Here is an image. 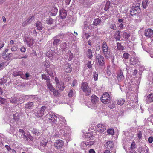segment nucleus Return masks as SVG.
Listing matches in <instances>:
<instances>
[{
	"instance_id": "f257e3e1",
	"label": "nucleus",
	"mask_w": 153,
	"mask_h": 153,
	"mask_svg": "<svg viewBox=\"0 0 153 153\" xmlns=\"http://www.w3.org/2000/svg\"><path fill=\"white\" fill-rule=\"evenodd\" d=\"M102 52L105 57L107 59H108L110 57L109 48L108 47L106 42L104 41L102 42Z\"/></svg>"
},
{
	"instance_id": "f03ea898",
	"label": "nucleus",
	"mask_w": 153,
	"mask_h": 153,
	"mask_svg": "<svg viewBox=\"0 0 153 153\" xmlns=\"http://www.w3.org/2000/svg\"><path fill=\"white\" fill-rule=\"evenodd\" d=\"M81 88L85 93V96H88L90 95L91 93V89L88 86L87 83L86 82L82 83Z\"/></svg>"
},
{
	"instance_id": "7ed1b4c3",
	"label": "nucleus",
	"mask_w": 153,
	"mask_h": 153,
	"mask_svg": "<svg viewBox=\"0 0 153 153\" xmlns=\"http://www.w3.org/2000/svg\"><path fill=\"white\" fill-rule=\"evenodd\" d=\"M43 64L44 66L45 67V70L47 74L50 76H53V75L51 69H49L48 70L47 68H50V62L48 60H46L43 62Z\"/></svg>"
},
{
	"instance_id": "20e7f679",
	"label": "nucleus",
	"mask_w": 153,
	"mask_h": 153,
	"mask_svg": "<svg viewBox=\"0 0 153 153\" xmlns=\"http://www.w3.org/2000/svg\"><path fill=\"white\" fill-rule=\"evenodd\" d=\"M101 102L103 103L107 104L110 103L111 101V98L108 93L106 92L103 94L101 98Z\"/></svg>"
},
{
	"instance_id": "39448f33",
	"label": "nucleus",
	"mask_w": 153,
	"mask_h": 153,
	"mask_svg": "<svg viewBox=\"0 0 153 153\" xmlns=\"http://www.w3.org/2000/svg\"><path fill=\"white\" fill-rule=\"evenodd\" d=\"M96 129L99 132L102 133L106 130V126L104 123H100L97 125Z\"/></svg>"
},
{
	"instance_id": "423d86ee",
	"label": "nucleus",
	"mask_w": 153,
	"mask_h": 153,
	"mask_svg": "<svg viewBox=\"0 0 153 153\" xmlns=\"http://www.w3.org/2000/svg\"><path fill=\"white\" fill-rule=\"evenodd\" d=\"M141 10L140 8H138L133 6L132 7L130 10V14L131 16H134L137 15L138 13H140Z\"/></svg>"
},
{
	"instance_id": "0eeeda50",
	"label": "nucleus",
	"mask_w": 153,
	"mask_h": 153,
	"mask_svg": "<svg viewBox=\"0 0 153 153\" xmlns=\"http://www.w3.org/2000/svg\"><path fill=\"white\" fill-rule=\"evenodd\" d=\"M144 35L147 37L151 38L152 40H153V31L150 28L146 29L144 33Z\"/></svg>"
},
{
	"instance_id": "6e6552de",
	"label": "nucleus",
	"mask_w": 153,
	"mask_h": 153,
	"mask_svg": "<svg viewBox=\"0 0 153 153\" xmlns=\"http://www.w3.org/2000/svg\"><path fill=\"white\" fill-rule=\"evenodd\" d=\"M25 42L28 46L30 47L33 45L34 40L33 38L31 37L26 36L25 38Z\"/></svg>"
},
{
	"instance_id": "1a4fd4ad",
	"label": "nucleus",
	"mask_w": 153,
	"mask_h": 153,
	"mask_svg": "<svg viewBox=\"0 0 153 153\" xmlns=\"http://www.w3.org/2000/svg\"><path fill=\"white\" fill-rule=\"evenodd\" d=\"M47 86L49 89L50 91L53 93V95L56 96H57L59 95V93L57 91H56L55 89L53 87L51 84L49 82H47Z\"/></svg>"
},
{
	"instance_id": "9d476101",
	"label": "nucleus",
	"mask_w": 153,
	"mask_h": 153,
	"mask_svg": "<svg viewBox=\"0 0 153 153\" xmlns=\"http://www.w3.org/2000/svg\"><path fill=\"white\" fill-rule=\"evenodd\" d=\"M64 143V142L62 140L59 139L56 141L54 145L56 148L60 149L63 146Z\"/></svg>"
},
{
	"instance_id": "9b49d317",
	"label": "nucleus",
	"mask_w": 153,
	"mask_h": 153,
	"mask_svg": "<svg viewBox=\"0 0 153 153\" xmlns=\"http://www.w3.org/2000/svg\"><path fill=\"white\" fill-rule=\"evenodd\" d=\"M96 59L100 65L102 66L105 63L104 58L102 56L98 54L96 56Z\"/></svg>"
},
{
	"instance_id": "f8f14e48",
	"label": "nucleus",
	"mask_w": 153,
	"mask_h": 153,
	"mask_svg": "<svg viewBox=\"0 0 153 153\" xmlns=\"http://www.w3.org/2000/svg\"><path fill=\"white\" fill-rule=\"evenodd\" d=\"M65 86L64 85V83L62 82H60V83L56 85L57 91H62L65 88Z\"/></svg>"
},
{
	"instance_id": "ddd939ff",
	"label": "nucleus",
	"mask_w": 153,
	"mask_h": 153,
	"mask_svg": "<svg viewBox=\"0 0 153 153\" xmlns=\"http://www.w3.org/2000/svg\"><path fill=\"white\" fill-rule=\"evenodd\" d=\"M91 98V102L93 104L96 105L99 101L98 98L95 95H92Z\"/></svg>"
},
{
	"instance_id": "4468645a",
	"label": "nucleus",
	"mask_w": 153,
	"mask_h": 153,
	"mask_svg": "<svg viewBox=\"0 0 153 153\" xmlns=\"http://www.w3.org/2000/svg\"><path fill=\"white\" fill-rule=\"evenodd\" d=\"M49 121L52 122H56V121L57 116L54 114L51 113L49 114Z\"/></svg>"
},
{
	"instance_id": "2eb2a0df",
	"label": "nucleus",
	"mask_w": 153,
	"mask_h": 153,
	"mask_svg": "<svg viewBox=\"0 0 153 153\" xmlns=\"http://www.w3.org/2000/svg\"><path fill=\"white\" fill-rule=\"evenodd\" d=\"M64 70L67 73H70L71 71L72 68L70 64L68 63L65 65Z\"/></svg>"
},
{
	"instance_id": "dca6fc26",
	"label": "nucleus",
	"mask_w": 153,
	"mask_h": 153,
	"mask_svg": "<svg viewBox=\"0 0 153 153\" xmlns=\"http://www.w3.org/2000/svg\"><path fill=\"white\" fill-rule=\"evenodd\" d=\"M148 150L147 147L144 148L140 147L138 149V151L139 153H148Z\"/></svg>"
},
{
	"instance_id": "f3484780",
	"label": "nucleus",
	"mask_w": 153,
	"mask_h": 153,
	"mask_svg": "<svg viewBox=\"0 0 153 153\" xmlns=\"http://www.w3.org/2000/svg\"><path fill=\"white\" fill-rule=\"evenodd\" d=\"M146 102L149 104L153 101V94H149L146 99Z\"/></svg>"
},
{
	"instance_id": "a211bd4d",
	"label": "nucleus",
	"mask_w": 153,
	"mask_h": 153,
	"mask_svg": "<svg viewBox=\"0 0 153 153\" xmlns=\"http://www.w3.org/2000/svg\"><path fill=\"white\" fill-rule=\"evenodd\" d=\"M113 143L112 141H109L107 142L105 144V146L108 149H111L113 147Z\"/></svg>"
},
{
	"instance_id": "6ab92c4d",
	"label": "nucleus",
	"mask_w": 153,
	"mask_h": 153,
	"mask_svg": "<svg viewBox=\"0 0 153 153\" xmlns=\"http://www.w3.org/2000/svg\"><path fill=\"white\" fill-rule=\"evenodd\" d=\"M130 62L133 65H134L136 64H137L138 65V63H140L137 57H135L131 58L130 59Z\"/></svg>"
},
{
	"instance_id": "aec40b11",
	"label": "nucleus",
	"mask_w": 153,
	"mask_h": 153,
	"mask_svg": "<svg viewBox=\"0 0 153 153\" xmlns=\"http://www.w3.org/2000/svg\"><path fill=\"white\" fill-rule=\"evenodd\" d=\"M34 103L32 102H29L25 105V107L27 109H31L34 106Z\"/></svg>"
},
{
	"instance_id": "412c9836",
	"label": "nucleus",
	"mask_w": 153,
	"mask_h": 153,
	"mask_svg": "<svg viewBox=\"0 0 153 153\" xmlns=\"http://www.w3.org/2000/svg\"><path fill=\"white\" fill-rule=\"evenodd\" d=\"M48 74H42V79H45L46 80L47 83V82H50V78L49 77Z\"/></svg>"
},
{
	"instance_id": "4be33fe9",
	"label": "nucleus",
	"mask_w": 153,
	"mask_h": 153,
	"mask_svg": "<svg viewBox=\"0 0 153 153\" xmlns=\"http://www.w3.org/2000/svg\"><path fill=\"white\" fill-rule=\"evenodd\" d=\"M67 12L65 10H61L60 12V16L61 18H65L67 16Z\"/></svg>"
},
{
	"instance_id": "5701e85b",
	"label": "nucleus",
	"mask_w": 153,
	"mask_h": 153,
	"mask_svg": "<svg viewBox=\"0 0 153 153\" xmlns=\"http://www.w3.org/2000/svg\"><path fill=\"white\" fill-rule=\"evenodd\" d=\"M58 38V36L54 37V41L53 42V44L54 46H57L59 45V43L60 42V39H57Z\"/></svg>"
},
{
	"instance_id": "b1692460",
	"label": "nucleus",
	"mask_w": 153,
	"mask_h": 153,
	"mask_svg": "<svg viewBox=\"0 0 153 153\" xmlns=\"http://www.w3.org/2000/svg\"><path fill=\"white\" fill-rule=\"evenodd\" d=\"M148 0H143L142 2V6L143 7L146 9L149 4Z\"/></svg>"
},
{
	"instance_id": "393cba45",
	"label": "nucleus",
	"mask_w": 153,
	"mask_h": 153,
	"mask_svg": "<svg viewBox=\"0 0 153 153\" xmlns=\"http://www.w3.org/2000/svg\"><path fill=\"white\" fill-rule=\"evenodd\" d=\"M57 9L55 7H53L51 12V15L52 16H55L57 14Z\"/></svg>"
},
{
	"instance_id": "a878e982",
	"label": "nucleus",
	"mask_w": 153,
	"mask_h": 153,
	"mask_svg": "<svg viewBox=\"0 0 153 153\" xmlns=\"http://www.w3.org/2000/svg\"><path fill=\"white\" fill-rule=\"evenodd\" d=\"M53 55V52L51 50L48 51L46 54V56L50 59H51Z\"/></svg>"
},
{
	"instance_id": "bb28decb",
	"label": "nucleus",
	"mask_w": 153,
	"mask_h": 153,
	"mask_svg": "<svg viewBox=\"0 0 153 153\" xmlns=\"http://www.w3.org/2000/svg\"><path fill=\"white\" fill-rule=\"evenodd\" d=\"M124 76L121 70H120V73L117 74V78L119 81H121L123 78Z\"/></svg>"
},
{
	"instance_id": "cd10ccee",
	"label": "nucleus",
	"mask_w": 153,
	"mask_h": 153,
	"mask_svg": "<svg viewBox=\"0 0 153 153\" xmlns=\"http://www.w3.org/2000/svg\"><path fill=\"white\" fill-rule=\"evenodd\" d=\"M9 50L8 49H6L2 53V57L4 59H5L7 58V54H6V53H7Z\"/></svg>"
},
{
	"instance_id": "c85d7f7f",
	"label": "nucleus",
	"mask_w": 153,
	"mask_h": 153,
	"mask_svg": "<svg viewBox=\"0 0 153 153\" xmlns=\"http://www.w3.org/2000/svg\"><path fill=\"white\" fill-rule=\"evenodd\" d=\"M87 56V57L89 59L92 58L93 57V56L92 54V51L90 49H88Z\"/></svg>"
},
{
	"instance_id": "c756f323",
	"label": "nucleus",
	"mask_w": 153,
	"mask_h": 153,
	"mask_svg": "<svg viewBox=\"0 0 153 153\" xmlns=\"http://www.w3.org/2000/svg\"><path fill=\"white\" fill-rule=\"evenodd\" d=\"M13 119L15 121H18L20 118V117L19 114L17 113H16L15 114H14L13 115Z\"/></svg>"
},
{
	"instance_id": "7c9ffc66",
	"label": "nucleus",
	"mask_w": 153,
	"mask_h": 153,
	"mask_svg": "<svg viewBox=\"0 0 153 153\" xmlns=\"http://www.w3.org/2000/svg\"><path fill=\"white\" fill-rule=\"evenodd\" d=\"M101 22V20L99 18L96 19L94 21L93 25L95 26H97Z\"/></svg>"
},
{
	"instance_id": "2f4dec72",
	"label": "nucleus",
	"mask_w": 153,
	"mask_h": 153,
	"mask_svg": "<svg viewBox=\"0 0 153 153\" xmlns=\"http://www.w3.org/2000/svg\"><path fill=\"white\" fill-rule=\"evenodd\" d=\"M36 26L38 30H40L43 29L42 23L39 22L38 21L36 24Z\"/></svg>"
},
{
	"instance_id": "473e14b6",
	"label": "nucleus",
	"mask_w": 153,
	"mask_h": 153,
	"mask_svg": "<svg viewBox=\"0 0 153 153\" xmlns=\"http://www.w3.org/2000/svg\"><path fill=\"white\" fill-rule=\"evenodd\" d=\"M83 144H84L87 146H90L93 145L94 143V141H90L89 142L85 141L82 142Z\"/></svg>"
},
{
	"instance_id": "72a5a7b5",
	"label": "nucleus",
	"mask_w": 153,
	"mask_h": 153,
	"mask_svg": "<svg viewBox=\"0 0 153 153\" xmlns=\"http://www.w3.org/2000/svg\"><path fill=\"white\" fill-rule=\"evenodd\" d=\"M114 37L117 40H120V33L119 31H116L115 33Z\"/></svg>"
},
{
	"instance_id": "f704fd0d",
	"label": "nucleus",
	"mask_w": 153,
	"mask_h": 153,
	"mask_svg": "<svg viewBox=\"0 0 153 153\" xmlns=\"http://www.w3.org/2000/svg\"><path fill=\"white\" fill-rule=\"evenodd\" d=\"M67 44L66 42H64L60 45V48L62 51H64L67 48Z\"/></svg>"
},
{
	"instance_id": "c9c22d12",
	"label": "nucleus",
	"mask_w": 153,
	"mask_h": 153,
	"mask_svg": "<svg viewBox=\"0 0 153 153\" xmlns=\"http://www.w3.org/2000/svg\"><path fill=\"white\" fill-rule=\"evenodd\" d=\"M46 23L48 24H52L53 22V20L51 18H48L46 20Z\"/></svg>"
},
{
	"instance_id": "e433bc0d",
	"label": "nucleus",
	"mask_w": 153,
	"mask_h": 153,
	"mask_svg": "<svg viewBox=\"0 0 153 153\" xmlns=\"http://www.w3.org/2000/svg\"><path fill=\"white\" fill-rule=\"evenodd\" d=\"M21 74V72L20 71H14L12 75L15 76H18L20 75Z\"/></svg>"
},
{
	"instance_id": "4c0bfd02",
	"label": "nucleus",
	"mask_w": 153,
	"mask_h": 153,
	"mask_svg": "<svg viewBox=\"0 0 153 153\" xmlns=\"http://www.w3.org/2000/svg\"><path fill=\"white\" fill-rule=\"evenodd\" d=\"M19 101L16 97H14L10 100V102L12 103H16Z\"/></svg>"
},
{
	"instance_id": "58836bf2",
	"label": "nucleus",
	"mask_w": 153,
	"mask_h": 153,
	"mask_svg": "<svg viewBox=\"0 0 153 153\" xmlns=\"http://www.w3.org/2000/svg\"><path fill=\"white\" fill-rule=\"evenodd\" d=\"M124 102V101L123 99H120L117 100V104L120 105H122Z\"/></svg>"
},
{
	"instance_id": "ea45409f",
	"label": "nucleus",
	"mask_w": 153,
	"mask_h": 153,
	"mask_svg": "<svg viewBox=\"0 0 153 153\" xmlns=\"http://www.w3.org/2000/svg\"><path fill=\"white\" fill-rule=\"evenodd\" d=\"M107 132L109 135H113L114 134V130L112 129H109L107 130Z\"/></svg>"
},
{
	"instance_id": "a19ab883",
	"label": "nucleus",
	"mask_w": 153,
	"mask_h": 153,
	"mask_svg": "<svg viewBox=\"0 0 153 153\" xmlns=\"http://www.w3.org/2000/svg\"><path fill=\"white\" fill-rule=\"evenodd\" d=\"M34 16H31L30 17H29L27 19V22L29 24L32 22L34 20Z\"/></svg>"
},
{
	"instance_id": "79ce46f5",
	"label": "nucleus",
	"mask_w": 153,
	"mask_h": 153,
	"mask_svg": "<svg viewBox=\"0 0 153 153\" xmlns=\"http://www.w3.org/2000/svg\"><path fill=\"white\" fill-rule=\"evenodd\" d=\"M132 43L130 41H125V45L126 46L125 47H130L131 46Z\"/></svg>"
},
{
	"instance_id": "37998d69",
	"label": "nucleus",
	"mask_w": 153,
	"mask_h": 153,
	"mask_svg": "<svg viewBox=\"0 0 153 153\" xmlns=\"http://www.w3.org/2000/svg\"><path fill=\"white\" fill-rule=\"evenodd\" d=\"M93 77L94 79L95 80H97L98 79V74L96 72H94L93 73Z\"/></svg>"
},
{
	"instance_id": "c03bdc74",
	"label": "nucleus",
	"mask_w": 153,
	"mask_h": 153,
	"mask_svg": "<svg viewBox=\"0 0 153 153\" xmlns=\"http://www.w3.org/2000/svg\"><path fill=\"white\" fill-rule=\"evenodd\" d=\"M30 76V74L29 73H27L25 74V78L22 77V76H21V78L23 79H25L26 80L29 79V77Z\"/></svg>"
},
{
	"instance_id": "a18cd8bd",
	"label": "nucleus",
	"mask_w": 153,
	"mask_h": 153,
	"mask_svg": "<svg viewBox=\"0 0 153 153\" xmlns=\"http://www.w3.org/2000/svg\"><path fill=\"white\" fill-rule=\"evenodd\" d=\"M44 115V114L40 111V110L38 111L36 116L38 117H41Z\"/></svg>"
},
{
	"instance_id": "49530a36",
	"label": "nucleus",
	"mask_w": 153,
	"mask_h": 153,
	"mask_svg": "<svg viewBox=\"0 0 153 153\" xmlns=\"http://www.w3.org/2000/svg\"><path fill=\"white\" fill-rule=\"evenodd\" d=\"M137 137H138L139 139H141L142 136V132L140 131H137Z\"/></svg>"
},
{
	"instance_id": "de8ad7c7",
	"label": "nucleus",
	"mask_w": 153,
	"mask_h": 153,
	"mask_svg": "<svg viewBox=\"0 0 153 153\" xmlns=\"http://www.w3.org/2000/svg\"><path fill=\"white\" fill-rule=\"evenodd\" d=\"M117 48L120 50H123V47L120 43H117Z\"/></svg>"
},
{
	"instance_id": "09e8293b",
	"label": "nucleus",
	"mask_w": 153,
	"mask_h": 153,
	"mask_svg": "<svg viewBox=\"0 0 153 153\" xmlns=\"http://www.w3.org/2000/svg\"><path fill=\"white\" fill-rule=\"evenodd\" d=\"M46 109V107L45 106H42L41 108L40 111L41 112L44 114V111Z\"/></svg>"
},
{
	"instance_id": "8fccbe9b",
	"label": "nucleus",
	"mask_w": 153,
	"mask_h": 153,
	"mask_svg": "<svg viewBox=\"0 0 153 153\" xmlns=\"http://www.w3.org/2000/svg\"><path fill=\"white\" fill-rule=\"evenodd\" d=\"M91 61H88V63H87V66L89 68H91L92 67V65L91 64Z\"/></svg>"
},
{
	"instance_id": "3c124183",
	"label": "nucleus",
	"mask_w": 153,
	"mask_h": 153,
	"mask_svg": "<svg viewBox=\"0 0 153 153\" xmlns=\"http://www.w3.org/2000/svg\"><path fill=\"white\" fill-rule=\"evenodd\" d=\"M110 28L114 30H116L117 29V27L115 24H111L110 26Z\"/></svg>"
},
{
	"instance_id": "603ef678",
	"label": "nucleus",
	"mask_w": 153,
	"mask_h": 153,
	"mask_svg": "<svg viewBox=\"0 0 153 153\" xmlns=\"http://www.w3.org/2000/svg\"><path fill=\"white\" fill-rule=\"evenodd\" d=\"M135 148V143L134 141H133L131 143V149H134Z\"/></svg>"
},
{
	"instance_id": "864d4df0",
	"label": "nucleus",
	"mask_w": 153,
	"mask_h": 153,
	"mask_svg": "<svg viewBox=\"0 0 153 153\" xmlns=\"http://www.w3.org/2000/svg\"><path fill=\"white\" fill-rule=\"evenodd\" d=\"M5 99L0 97V102L1 104H4L5 102Z\"/></svg>"
},
{
	"instance_id": "5fc2aeb1",
	"label": "nucleus",
	"mask_w": 153,
	"mask_h": 153,
	"mask_svg": "<svg viewBox=\"0 0 153 153\" xmlns=\"http://www.w3.org/2000/svg\"><path fill=\"white\" fill-rule=\"evenodd\" d=\"M138 2H137L135 4H134L133 6H135V7H137L138 8H140V4L139 1Z\"/></svg>"
},
{
	"instance_id": "6e6d98bb",
	"label": "nucleus",
	"mask_w": 153,
	"mask_h": 153,
	"mask_svg": "<svg viewBox=\"0 0 153 153\" xmlns=\"http://www.w3.org/2000/svg\"><path fill=\"white\" fill-rule=\"evenodd\" d=\"M68 96L69 97H72L73 95V91L72 90H71L70 91L68 94Z\"/></svg>"
},
{
	"instance_id": "4d7b16f0",
	"label": "nucleus",
	"mask_w": 153,
	"mask_h": 153,
	"mask_svg": "<svg viewBox=\"0 0 153 153\" xmlns=\"http://www.w3.org/2000/svg\"><path fill=\"white\" fill-rule=\"evenodd\" d=\"M126 69L127 70V73L128 74H130L131 72V71L132 70V69L131 68H130L129 67H127L126 68Z\"/></svg>"
},
{
	"instance_id": "13d9d810",
	"label": "nucleus",
	"mask_w": 153,
	"mask_h": 153,
	"mask_svg": "<svg viewBox=\"0 0 153 153\" xmlns=\"http://www.w3.org/2000/svg\"><path fill=\"white\" fill-rule=\"evenodd\" d=\"M153 141V138L152 136L149 137L148 139V141L149 143H151Z\"/></svg>"
},
{
	"instance_id": "bf43d9fd",
	"label": "nucleus",
	"mask_w": 153,
	"mask_h": 153,
	"mask_svg": "<svg viewBox=\"0 0 153 153\" xmlns=\"http://www.w3.org/2000/svg\"><path fill=\"white\" fill-rule=\"evenodd\" d=\"M131 56L130 54L127 53H125V59H128Z\"/></svg>"
},
{
	"instance_id": "052dcab7",
	"label": "nucleus",
	"mask_w": 153,
	"mask_h": 153,
	"mask_svg": "<svg viewBox=\"0 0 153 153\" xmlns=\"http://www.w3.org/2000/svg\"><path fill=\"white\" fill-rule=\"evenodd\" d=\"M17 48L16 46H13L11 48L12 51H16L17 50Z\"/></svg>"
},
{
	"instance_id": "680f3d73",
	"label": "nucleus",
	"mask_w": 153,
	"mask_h": 153,
	"mask_svg": "<svg viewBox=\"0 0 153 153\" xmlns=\"http://www.w3.org/2000/svg\"><path fill=\"white\" fill-rule=\"evenodd\" d=\"M27 20H26L22 24V25L23 26L25 27L27 25L29 24L28 23V22H27Z\"/></svg>"
},
{
	"instance_id": "e2e57ef3",
	"label": "nucleus",
	"mask_w": 153,
	"mask_h": 153,
	"mask_svg": "<svg viewBox=\"0 0 153 153\" xmlns=\"http://www.w3.org/2000/svg\"><path fill=\"white\" fill-rule=\"evenodd\" d=\"M26 49L24 46H22L20 48V51L22 52H25L26 51Z\"/></svg>"
},
{
	"instance_id": "0e129e2a",
	"label": "nucleus",
	"mask_w": 153,
	"mask_h": 153,
	"mask_svg": "<svg viewBox=\"0 0 153 153\" xmlns=\"http://www.w3.org/2000/svg\"><path fill=\"white\" fill-rule=\"evenodd\" d=\"M130 36V35L126 32H125V39H127Z\"/></svg>"
},
{
	"instance_id": "69168bd1",
	"label": "nucleus",
	"mask_w": 153,
	"mask_h": 153,
	"mask_svg": "<svg viewBox=\"0 0 153 153\" xmlns=\"http://www.w3.org/2000/svg\"><path fill=\"white\" fill-rule=\"evenodd\" d=\"M11 54H12V53H9L7 55V58H6V60H9L10 59L11 57Z\"/></svg>"
},
{
	"instance_id": "338daca9",
	"label": "nucleus",
	"mask_w": 153,
	"mask_h": 153,
	"mask_svg": "<svg viewBox=\"0 0 153 153\" xmlns=\"http://www.w3.org/2000/svg\"><path fill=\"white\" fill-rule=\"evenodd\" d=\"M77 83V80L76 79H74L73 80V83H72V86L73 87L75 86L76 84Z\"/></svg>"
},
{
	"instance_id": "774afa93",
	"label": "nucleus",
	"mask_w": 153,
	"mask_h": 153,
	"mask_svg": "<svg viewBox=\"0 0 153 153\" xmlns=\"http://www.w3.org/2000/svg\"><path fill=\"white\" fill-rule=\"evenodd\" d=\"M89 153H95V152L94 150L93 149H91L89 151Z\"/></svg>"
}]
</instances>
